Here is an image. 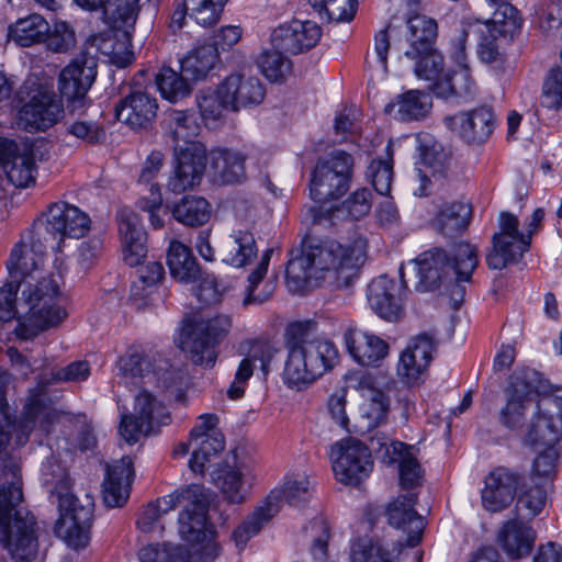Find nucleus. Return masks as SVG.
<instances>
[{"instance_id": "49530a36", "label": "nucleus", "mask_w": 562, "mask_h": 562, "mask_svg": "<svg viewBox=\"0 0 562 562\" xmlns=\"http://www.w3.org/2000/svg\"><path fill=\"white\" fill-rule=\"evenodd\" d=\"M271 255L272 249H267L256 269L248 276V283L245 288V295L241 301L243 306L261 305L272 296L273 286L271 283L266 282L259 289V285L262 283V280L267 274Z\"/></svg>"}, {"instance_id": "4be33fe9", "label": "nucleus", "mask_w": 562, "mask_h": 562, "mask_svg": "<svg viewBox=\"0 0 562 562\" xmlns=\"http://www.w3.org/2000/svg\"><path fill=\"white\" fill-rule=\"evenodd\" d=\"M415 494L401 495L386 507L389 524L407 536L406 543L415 547L422 540L425 528L423 517L415 510Z\"/></svg>"}, {"instance_id": "de8ad7c7", "label": "nucleus", "mask_w": 562, "mask_h": 562, "mask_svg": "<svg viewBox=\"0 0 562 562\" xmlns=\"http://www.w3.org/2000/svg\"><path fill=\"white\" fill-rule=\"evenodd\" d=\"M20 289H23L20 283L18 284L10 280L0 289V321L9 322L15 318L19 322L14 329L16 336L22 339H29L34 335V330L23 323V317L20 313L21 296H18Z\"/></svg>"}, {"instance_id": "6e6552de", "label": "nucleus", "mask_w": 562, "mask_h": 562, "mask_svg": "<svg viewBox=\"0 0 562 562\" xmlns=\"http://www.w3.org/2000/svg\"><path fill=\"white\" fill-rule=\"evenodd\" d=\"M170 420V414L162 403L144 391L135 397L134 412L122 415L119 432L126 443L134 445L142 437L156 434Z\"/></svg>"}, {"instance_id": "dca6fc26", "label": "nucleus", "mask_w": 562, "mask_h": 562, "mask_svg": "<svg viewBox=\"0 0 562 562\" xmlns=\"http://www.w3.org/2000/svg\"><path fill=\"white\" fill-rule=\"evenodd\" d=\"M256 479L250 462L237 460L233 464L226 462L214 472V483L229 504L240 505L246 502L250 487Z\"/></svg>"}, {"instance_id": "a878e982", "label": "nucleus", "mask_w": 562, "mask_h": 562, "mask_svg": "<svg viewBox=\"0 0 562 562\" xmlns=\"http://www.w3.org/2000/svg\"><path fill=\"white\" fill-rule=\"evenodd\" d=\"M222 91L232 111L259 105L266 95V89L259 78L244 74H233L222 82Z\"/></svg>"}, {"instance_id": "7c9ffc66", "label": "nucleus", "mask_w": 562, "mask_h": 562, "mask_svg": "<svg viewBox=\"0 0 562 562\" xmlns=\"http://www.w3.org/2000/svg\"><path fill=\"white\" fill-rule=\"evenodd\" d=\"M451 126L469 144L485 142L494 130V113L488 106H480L454 115Z\"/></svg>"}, {"instance_id": "79ce46f5", "label": "nucleus", "mask_w": 562, "mask_h": 562, "mask_svg": "<svg viewBox=\"0 0 562 562\" xmlns=\"http://www.w3.org/2000/svg\"><path fill=\"white\" fill-rule=\"evenodd\" d=\"M42 261L43 252L36 250L34 246L25 244L15 245L7 262L9 280L18 284L20 283L24 288V284H29L25 278L38 269Z\"/></svg>"}, {"instance_id": "b1692460", "label": "nucleus", "mask_w": 562, "mask_h": 562, "mask_svg": "<svg viewBox=\"0 0 562 562\" xmlns=\"http://www.w3.org/2000/svg\"><path fill=\"white\" fill-rule=\"evenodd\" d=\"M116 367L124 378H156L161 387L169 389L173 385L175 371L168 368V363L162 361L158 369H151L150 360L139 346L130 347L119 358Z\"/></svg>"}, {"instance_id": "f257e3e1", "label": "nucleus", "mask_w": 562, "mask_h": 562, "mask_svg": "<svg viewBox=\"0 0 562 562\" xmlns=\"http://www.w3.org/2000/svg\"><path fill=\"white\" fill-rule=\"evenodd\" d=\"M366 257V244L356 240L341 244L337 240H319L304 246L301 254L288 261L286 285L292 292L326 283L334 289H346L357 277Z\"/></svg>"}, {"instance_id": "423d86ee", "label": "nucleus", "mask_w": 562, "mask_h": 562, "mask_svg": "<svg viewBox=\"0 0 562 562\" xmlns=\"http://www.w3.org/2000/svg\"><path fill=\"white\" fill-rule=\"evenodd\" d=\"M353 173V158L350 154L337 150L321 157L312 172L310 193L319 205L341 198L350 188Z\"/></svg>"}, {"instance_id": "e433bc0d", "label": "nucleus", "mask_w": 562, "mask_h": 562, "mask_svg": "<svg viewBox=\"0 0 562 562\" xmlns=\"http://www.w3.org/2000/svg\"><path fill=\"white\" fill-rule=\"evenodd\" d=\"M431 108L429 94L419 90H409L387 103L384 112L398 121H413L425 117Z\"/></svg>"}, {"instance_id": "0e129e2a", "label": "nucleus", "mask_w": 562, "mask_h": 562, "mask_svg": "<svg viewBox=\"0 0 562 562\" xmlns=\"http://www.w3.org/2000/svg\"><path fill=\"white\" fill-rule=\"evenodd\" d=\"M547 504V493L540 486H531L520 494L515 504L516 518L533 519Z\"/></svg>"}, {"instance_id": "09e8293b", "label": "nucleus", "mask_w": 562, "mask_h": 562, "mask_svg": "<svg viewBox=\"0 0 562 562\" xmlns=\"http://www.w3.org/2000/svg\"><path fill=\"white\" fill-rule=\"evenodd\" d=\"M216 342L194 325L182 340V348L189 353L194 364L212 368L216 361Z\"/></svg>"}, {"instance_id": "8fccbe9b", "label": "nucleus", "mask_w": 562, "mask_h": 562, "mask_svg": "<svg viewBox=\"0 0 562 562\" xmlns=\"http://www.w3.org/2000/svg\"><path fill=\"white\" fill-rule=\"evenodd\" d=\"M495 5L492 19L484 22V30L492 37H496L497 34L504 40H510L520 30L521 18L508 1L498 2Z\"/></svg>"}, {"instance_id": "4d7b16f0", "label": "nucleus", "mask_w": 562, "mask_h": 562, "mask_svg": "<svg viewBox=\"0 0 562 562\" xmlns=\"http://www.w3.org/2000/svg\"><path fill=\"white\" fill-rule=\"evenodd\" d=\"M172 215L184 225H203L210 217V204L203 198L186 196L173 207Z\"/></svg>"}, {"instance_id": "72a5a7b5", "label": "nucleus", "mask_w": 562, "mask_h": 562, "mask_svg": "<svg viewBox=\"0 0 562 562\" xmlns=\"http://www.w3.org/2000/svg\"><path fill=\"white\" fill-rule=\"evenodd\" d=\"M537 533L533 528L519 518L504 522L497 539L506 554L512 559H521L532 551Z\"/></svg>"}, {"instance_id": "c9c22d12", "label": "nucleus", "mask_w": 562, "mask_h": 562, "mask_svg": "<svg viewBox=\"0 0 562 562\" xmlns=\"http://www.w3.org/2000/svg\"><path fill=\"white\" fill-rule=\"evenodd\" d=\"M273 497L274 495L262 499L233 530L232 540L238 549H244L248 541L257 536L263 526L277 515V508L271 502Z\"/></svg>"}, {"instance_id": "cd10ccee", "label": "nucleus", "mask_w": 562, "mask_h": 562, "mask_svg": "<svg viewBox=\"0 0 562 562\" xmlns=\"http://www.w3.org/2000/svg\"><path fill=\"white\" fill-rule=\"evenodd\" d=\"M90 217L78 206L57 202L49 206L47 226L61 237L80 238L90 229Z\"/></svg>"}, {"instance_id": "58836bf2", "label": "nucleus", "mask_w": 562, "mask_h": 562, "mask_svg": "<svg viewBox=\"0 0 562 562\" xmlns=\"http://www.w3.org/2000/svg\"><path fill=\"white\" fill-rule=\"evenodd\" d=\"M530 245V234L498 238L493 243V249L486 257L487 265L491 269L502 270L508 265L518 262L529 250Z\"/></svg>"}, {"instance_id": "5701e85b", "label": "nucleus", "mask_w": 562, "mask_h": 562, "mask_svg": "<svg viewBox=\"0 0 562 562\" xmlns=\"http://www.w3.org/2000/svg\"><path fill=\"white\" fill-rule=\"evenodd\" d=\"M372 206V194L369 189L361 188L352 192L339 205H318L310 209L313 223H335L345 220H359L369 214Z\"/></svg>"}, {"instance_id": "c85d7f7f", "label": "nucleus", "mask_w": 562, "mask_h": 562, "mask_svg": "<svg viewBox=\"0 0 562 562\" xmlns=\"http://www.w3.org/2000/svg\"><path fill=\"white\" fill-rule=\"evenodd\" d=\"M345 342L351 357L361 366L379 367L389 355L387 342L364 330H347Z\"/></svg>"}, {"instance_id": "052dcab7", "label": "nucleus", "mask_w": 562, "mask_h": 562, "mask_svg": "<svg viewBox=\"0 0 562 562\" xmlns=\"http://www.w3.org/2000/svg\"><path fill=\"white\" fill-rule=\"evenodd\" d=\"M280 49L265 50L257 58V65L267 79L273 82L284 80L292 71V63Z\"/></svg>"}, {"instance_id": "9d476101", "label": "nucleus", "mask_w": 562, "mask_h": 562, "mask_svg": "<svg viewBox=\"0 0 562 562\" xmlns=\"http://www.w3.org/2000/svg\"><path fill=\"white\" fill-rule=\"evenodd\" d=\"M329 457L335 477L346 485H358L373 469L369 448L355 438L334 443Z\"/></svg>"}, {"instance_id": "37998d69", "label": "nucleus", "mask_w": 562, "mask_h": 562, "mask_svg": "<svg viewBox=\"0 0 562 562\" xmlns=\"http://www.w3.org/2000/svg\"><path fill=\"white\" fill-rule=\"evenodd\" d=\"M257 252L254 235L248 231H237L225 240L222 256L225 263L241 268L256 258Z\"/></svg>"}, {"instance_id": "603ef678", "label": "nucleus", "mask_w": 562, "mask_h": 562, "mask_svg": "<svg viewBox=\"0 0 562 562\" xmlns=\"http://www.w3.org/2000/svg\"><path fill=\"white\" fill-rule=\"evenodd\" d=\"M311 482L304 473L293 474L288 476L280 488L273 490L268 496H273L271 499L272 505L277 508V514L280 510V503L282 501L290 505H299L310 497Z\"/></svg>"}, {"instance_id": "7ed1b4c3", "label": "nucleus", "mask_w": 562, "mask_h": 562, "mask_svg": "<svg viewBox=\"0 0 562 562\" xmlns=\"http://www.w3.org/2000/svg\"><path fill=\"white\" fill-rule=\"evenodd\" d=\"M306 326L292 324L288 329V358L284 363L282 380L294 391H302L330 370L338 357L331 341L308 339Z\"/></svg>"}, {"instance_id": "ea45409f", "label": "nucleus", "mask_w": 562, "mask_h": 562, "mask_svg": "<svg viewBox=\"0 0 562 562\" xmlns=\"http://www.w3.org/2000/svg\"><path fill=\"white\" fill-rule=\"evenodd\" d=\"M201 495V486H199V492L195 497L182 498V502L189 501L190 503L186 505L183 510L179 514L178 530L180 537L189 542L199 541L204 535L206 510L200 499Z\"/></svg>"}, {"instance_id": "5fc2aeb1", "label": "nucleus", "mask_w": 562, "mask_h": 562, "mask_svg": "<svg viewBox=\"0 0 562 562\" xmlns=\"http://www.w3.org/2000/svg\"><path fill=\"white\" fill-rule=\"evenodd\" d=\"M437 37V23L426 15H414L407 21V49H420L425 52L432 45Z\"/></svg>"}, {"instance_id": "ddd939ff", "label": "nucleus", "mask_w": 562, "mask_h": 562, "mask_svg": "<svg viewBox=\"0 0 562 562\" xmlns=\"http://www.w3.org/2000/svg\"><path fill=\"white\" fill-rule=\"evenodd\" d=\"M95 77L97 60L87 54L77 56L60 71L58 88L72 112L81 110L86 105L87 93Z\"/></svg>"}, {"instance_id": "680f3d73", "label": "nucleus", "mask_w": 562, "mask_h": 562, "mask_svg": "<svg viewBox=\"0 0 562 562\" xmlns=\"http://www.w3.org/2000/svg\"><path fill=\"white\" fill-rule=\"evenodd\" d=\"M58 419V413L40 404L37 400H32L27 404V413L21 425V431L29 435L35 427H38L44 434H48L52 425Z\"/></svg>"}, {"instance_id": "bb28decb", "label": "nucleus", "mask_w": 562, "mask_h": 562, "mask_svg": "<svg viewBox=\"0 0 562 562\" xmlns=\"http://www.w3.org/2000/svg\"><path fill=\"white\" fill-rule=\"evenodd\" d=\"M133 463L130 457H123L106 465L102 483V497L106 507H122L130 497Z\"/></svg>"}, {"instance_id": "f3484780", "label": "nucleus", "mask_w": 562, "mask_h": 562, "mask_svg": "<svg viewBox=\"0 0 562 562\" xmlns=\"http://www.w3.org/2000/svg\"><path fill=\"white\" fill-rule=\"evenodd\" d=\"M347 380L349 386L360 390L364 398L360 407L361 429L370 431L384 424L390 411L387 395L372 387L369 374L355 373L348 375Z\"/></svg>"}, {"instance_id": "c03bdc74", "label": "nucleus", "mask_w": 562, "mask_h": 562, "mask_svg": "<svg viewBox=\"0 0 562 562\" xmlns=\"http://www.w3.org/2000/svg\"><path fill=\"white\" fill-rule=\"evenodd\" d=\"M211 168L223 183H238L246 177L245 157L237 151L220 149L212 153Z\"/></svg>"}, {"instance_id": "2eb2a0df", "label": "nucleus", "mask_w": 562, "mask_h": 562, "mask_svg": "<svg viewBox=\"0 0 562 562\" xmlns=\"http://www.w3.org/2000/svg\"><path fill=\"white\" fill-rule=\"evenodd\" d=\"M524 475L506 467H496L484 480L481 492L482 506L490 513H499L514 502Z\"/></svg>"}, {"instance_id": "0eeeda50", "label": "nucleus", "mask_w": 562, "mask_h": 562, "mask_svg": "<svg viewBox=\"0 0 562 562\" xmlns=\"http://www.w3.org/2000/svg\"><path fill=\"white\" fill-rule=\"evenodd\" d=\"M539 383V373L532 369L517 370L510 375L507 401L499 412V423L504 427L518 430L526 425L528 414L532 413L538 402Z\"/></svg>"}, {"instance_id": "f8f14e48", "label": "nucleus", "mask_w": 562, "mask_h": 562, "mask_svg": "<svg viewBox=\"0 0 562 562\" xmlns=\"http://www.w3.org/2000/svg\"><path fill=\"white\" fill-rule=\"evenodd\" d=\"M371 448L389 465L397 464L401 486L413 488L420 484L423 471L417 460V449L402 441L392 440L383 432L370 439Z\"/></svg>"}, {"instance_id": "393cba45", "label": "nucleus", "mask_w": 562, "mask_h": 562, "mask_svg": "<svg viewBox=\"0 0 562 562\" xmlns=\"http://www.w3.org/2000/svg\"><path fill=\"white\" fill-rule=\"evenodd\" d=\"M157 100L147 92L136 91L115 105L116 119L134 131L148 128L157 115Z\"/></svg>"}, {"instance_id": "864d4df0", "label": "nucleus", "mask_w": 562, "mask_h": 562, "mask_svg": "<svg viewBox=\"0 0 562 562\" xmlns=\"http://www.w3.org/2000/svg\"><path fill=\"white\" fill-rule=\"evenodd\" d=\"M404 55L415 61V75L425 80L437 79L443 71V57L432 45L425 52L418 49H404Z\"/></svg>"}, {"instance_id": "bf43d9fd", "label": "nucleus", "mask_w": 562, "mask_h": 562, "mask_svg": "<svg viewBox=\"0 0 562 562\" xmlns=\"http://www.w3.org/2000/svg\"><path fill=\"white\" fill-rule=\"evenodd\" d=\"M351 562H398L392 553L379 542L369 538H359L350 546Z\"/></svg>"}, {"instance_id": "a211bd4d", "label": "nucleus", "mask_w": 562, "mask_h": 562, "mask_svg": "<svg viewBox=\"0 0 562 562\" xmlns=\"http://www.w3.org/2000/svg\"><path fill=\"white\" fill-rule=\"evenodd\" d=\"M116 220L123 261L130 267H137L147 255V234L140 218L133 210L123 207Z\"/></svg>"}, {"instance_id": "f704fd0d", "label": "nucleus", "mask_w": 562, "mask_h": 562, "mask_svg": "<svg viewBox=\"0 0 562 562\" xmlns=\"http://www.w3.org/2000/svg\"><path fill=\"white\" fill-rule=\"evenodd\" d=\"M226 1L227 0H184L183 8L179 7L173 11L170 26L173 30H180L187 14L198 24L211 26L220 20Z\"/></svg>"}, {"instance_id": "6e6d98bb", "label": "nucleus", "mask_w": 562, "mask_h": 562, "mask_svg": "<svg viewBox=\"0 0 562 562\" xmlns=\"http://www.w3.org/2000/svg\"><path fill=\"white\" fill-rule=\"evenodd\" d=\"M194 445L192 457L189 460V467L194 473H203L206 464L212 457L218 454L225 446L224 436L221 432L210 434L209 437L202 438L196 441H191Z\"/></svg>"}, {"instance_id": "4c0bfd02", "label": "nucleus", "mask_w": 562, "mask_h": 562, "mask_svg": "<svg viewBox=\"0 0 562 562\" xmlns=\"http://www.w3.org/2000/svg\"><path fill=\"white\" fill-rule=\"evenodd\" d=\"M167 265L171 277L181 283H195L201 279V269L191 249L180 241H170Z\"/></svg>"}, {"instance_id": "4468645a", "label": "nucleus", "mask_w": 562, "mask_h": 562, "mask_svg": "<svg viewBox=\"0 0 562 562\" xmlns=\"http://www.w3.org/2000/svg\"><path fill=\"white\" fill-rule=\"evenodd\" d=\"M63 105L55 92L47 87L33 91L29 102L19 111L18 124L27 132L46 131L63 115Z\"/></svg>"}, {"instance_id": "473e14b6", "label": "nucleus", "mask_w": 562, "mask_h": 562, "mask_svg": "<svg viewBox=\"0 0 562 562\" xmlns=\"http://www.w3.org/2000/svg\"><path fill=\"white\" fill-rule=\"evenodd\" d=\"M164 127L172 140L175 153L181 149L193 151V145H203L196 140L201 127L192 111H170L164 120Z\"/></svg>"}, {"instance_id": "69168bd1", "label": "nucleus", "mask_w": 562, "mask_h": 562, "mask_svg": "<svg viewBox=\"0 0 562 562\" xmlns=\"http://www.w3.org/2000/svg\"><path fill=\"white\" fill-rule=\"evenodd\" d=\"M312 7L329 21H350L356 13L357 0H308Z\"/></svg>"}, {"instance_id": "13d9d810", "label": "nucleus", "mask_w": 562, "mask_h": 562, "mask_svg": "<svg viewBox=\"0 0 562 562\" xmlns=\"http://www.w3.org/2000/svg\"><path fill=\"white\" fill-rule=\"evenodd\" d=\"M189 79L182 72L179 75L173 69L164 67L156 76V83L165 99L176 102L189 95L191 91Z\"/></svg>"}, {"instance_id": "20e7f679", "label": "nucleus", "mask_w": 562, "mask_h": 562, "mask_svg": "<svg viewBox=\"0 0 562 562\" xmlns=\"http://www.w3.org/2000/svg\"><path fill=\"white\" fill-rule=\"evenodd\" d=\"M19 482L0 486V542L18 560H27L37 551L34 517L21 506Z\"/></svg>"}, {"instance_id": "9b49d317", "label": "nucleus", "mask_w": 562, "mask_h": 562, "mask_svg": "<svg viewBox=\"0 0 562 562\" xmlns=\"http://www.w3.org/2000/svg\"><path fill=\"white\" fill-rule=\"evenodd\" d=\"M562 438V397L550 396L536 403L525 435V443L535 449L555 446Z\"/></svg>"}, {"instance_id": "412c9836", "label": "nucleus", "mask_w": 562, "mask_h": 562, "mask_svg": "<svg viewBox=\"0 0 562 562\" xmlns=\"http://www.w3.org/2000/svg\"><path fill=\"white\" fill-rule=\"evenodd\" d=\"M322 36L321 26L313 21L292 20L278 26L272 33L273 46L290 54H299L314 47Z\"/></svg>"}, {"instance_id": "c756f323", "label": "nucleus", "mask_w": 562, "mask_h": 562, "mask_svg": "<svg viewBox=\"0 0 562 562\" xmlns=\"http://www.w3.org/2000/svg\"><path fill=\"white\" fill-rule=\"evenodd\" d=\"M199 485H189L177 490L169 495L157 498L147 504L137 519V527L142 532L149 533L164 530L160 519L164 515L177 508L182 503V498L196 496Z\"/></svg>"}, {"instance_id": "a18cd8bd", "label": "nucleus", "mask_w": 562, "mask_h": 562, "mask_svg": "<svg viewBox=\"0 0 562 562\" xmlns=\"http://www.w3.org/2000/svg\"><path fill=\"white\" fill-rule=\"evenodd\" d=\"M218 60L217 48L212 44H203L194 47L180 59L181 71L191 80L204 78Z\"/></svg>"}, {"instance_id": "2f4dec72", "label": "nucleus", "mask_w": 562, "mask_h": 562, "mask_svg": "<svg viewBox=\"0 0 562 562\" xmlns=\"http://www.w3.org/2000/svg\"><path fill=\"white\" fill-rule=\"evenodd\" d=\"M0 165L8 181L16 188H26L34 182L32 156L18 154V145L10 139H0Z\"/></svg>"}, {"instance_id": "774afa93", "label": "nucleus", "mask_w": 562, "mask_h": 562, "mask_svg": "<svg viewBox=\"0 0 562 562\" xmlns=\"http://www.w3.org/2000/svg\"><path fill=\"white\" fill-rule=\"evenodd\" d=\"M142 562H188L189 553L182 547L149 544L139 551Z\"/></svg>"}, {"instance_id": "39448f33", "label": "nucleus", "mask_w": 562, "mask_h": 562, "mask_svg": "<svg viewBox=\"0 0 562 562\" xmlns=\"http://www.w3.org/2000/svg\"><path fill=\"white\" fill-rule=\"evenodd\" d=\"M20 313L29 328L46 329L63 322L67 312L63 306L59 285L53 278H45L36 284H24L21 290Z\"/></svg>"}, {"instance_id": "3c124183", "label": "nucleus", "mask_w": 562, "mask_h": 562, "mask_svg": "<svg viewBox=\"0 0 562 562\" xmlns=\"http://www.w3.org/2000/svg\"><path fill=\"white\" fill-rule=\"evenodd\" d=\"M49 25L40 14H31L26 18L19 19L14 25L10 27V36L22 47H29L33 44L44 42Z\"/></svg>"}, {"instance_id": "e2e57ef3", "label": "nucleus", "mask_w": 562, "mask_h": 562, "mask_svg": "<svg viewBox=\"0 0 562 562\" xmlns=\"http://www.w3.org/2000/svg\"><path fill=\"white\" fill-rule=\"evenodd\" d=\"M196 103L204 120L215 121L223 116L225 110H231V103L224 97L222 83L215 90H202L196 95Z\"/></svg>"}, {"instance_id": "338daca9", "label": "nucleus", "mask_w": 562, "mask_h": 562, "mask_svg": "<svg viewBox=\"0 0 562 562\" xmlns=\"http://www.w3.org/2000/svg\"><path fill=\"white\" fill-rule=\"evenodd\" d=\"M138 280L132 286V296L143 299L153 292V289L164 279L165 270L161 263L150 261L138 271Z\"/></svg>"}, {"instance_id": "aec40b11", "label": "nucleus", "mask_w": 562, "mask_h": 562, "mask_svg": "<svg viewBox=\"0 0 562 562\" xmlns=\"http://www.w3.org/2000/svg\"><path fill=\"white\" fill-rule=\"evenodd\" d=\"M175 155L177 164L167 188L180 194L200 184L206 167V148L204 145H193V151L181 149Z\"/></svg>"}, {"instance_id": "a19ab883", "label": "nucleus", "mask_w": 562, "mask_h": 562, "mask_svg": "<svg viewBox=\"0 0 562 562\" xmlns=\"http://www.w3.org/2000/svg\"><path fill=\"white\" fill-rule=\"evenodd\" d=\"M470 218L471 206L468 203L445 202L440 205L432 225L439 234L453 237L468 227Z\"/></svg>"}, {"instance_id": "f03ea898", "label": "nucleus", "mask_w": 562, "mask_h": 562, "mask_svg": "<svg viewBox=\"0 0 562 562\" xmlns=\"http://www.w3.org/2000/svg\"><path fill=\"white\" fill-rule=\"evenodd\" d=\"M419 281L416 290L419 292L443 288L446 293L458 307L463 302L465 288L479 265L477 249L469 243L453 246L449 252L434 248L420 254L412 261Z\"/></svg>"}, {"instance_id": "1a4fd4ad", "label": "nucleus", "mask_w": 562, "mask_h": 562, "mask_svg": "<svg viewBox=\"0 0 562 562\" xmlns=\"http://www.w3.org/2000/svg\"><path fill=\"white\" fill-rule=\"evenodd\" d=\"M60 517L56 524L57 536L74 549H80L90 540L93 503L86 497L81 503L70 492L58 494Z\"/></svg>"}, {"instance_id": "6ab92c4d", "label": "nucleus", "mask_w": 562, "mask_h": 562, "mask_svg": "<svg viewBox=\"0 0 562 562\" xmlns=\"http://www.w3.org/2000/svg\"><path fill=\"white\" fill-rule=\"evenodd\" d=\"M404 281L401 283L380 276L368 285L367 297L372 311L386 321H397L404 314Z\"/></svg>"}]
</instances>
